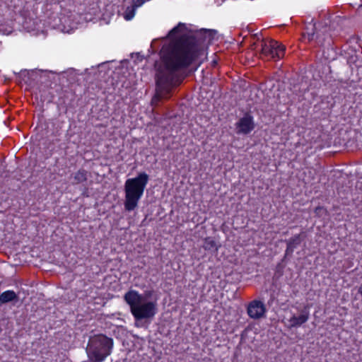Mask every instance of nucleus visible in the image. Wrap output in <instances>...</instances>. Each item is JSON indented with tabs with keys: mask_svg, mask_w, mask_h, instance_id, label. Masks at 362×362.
Masks as SVG:
<instances>
[{
	"mask_svg": "<svg viewBox=\"0 0 362 362\" xmlns=\"http://www.w3.org/2000/svg\"><path fill=\"white\" fill-rule=\"evenodd\" d=\"M161 64L156 76V103L169 96L173 87L179 83L181 73V23L169 33L168 42L160 51Z\"/></svg>",
	"mask_w": 362,
	"mask_h": 362,
	"instance_id": "1",
	"label": "nucleus"
},
{
	"mask_svg": "<svg viewBox=\"0 0 362 362\" xmlns=\"http://www.w3.org/2000/svg\"><path fill=\"white\" fill-rule=\"evenodd\" d=\"M216 30L196 29L182 23V78L195 71L203 62L206 43L210 42Z\"/></svg>",
	"mask_w": 362,
	"mask_h": 362,
	"instance_id": "2",
	"label": "nucleus"
},
{
	"mask_svg": "<svg viewBox=\"0 0 362 362\" xmlns=\"http://www.w3.org/2000/svg\"><path fill=\"white\" fill-rule=\"evenodd\" d=\"M124 300L130 308L136 327L149 324L158 311L156 300H148L146 295L137 291L129 290L124 296Z\"/></svg>",
	"mask_w": 362,
	"mask_h": 362,
	"instance_id": "3",
	"label": "nucleus"
},
{
	"mask_svg": "<svg viewBox=\"0 0 362 362\" xmlns=\"http://www.w3.org/2000/svg\"><path fill=\"white\" fill-rule=\"evenodd\" d=\"M148 181V176L141 173L136 177L127 179L124 183V209L127 211L134 210L144 194Z\"/></svg>",
	"mask_w": 362,
	"mask_h": 362,
	"instance_id": "4",
	"label": "nucleus"
},
{
	"mask_svg": "<svg viewBox=\"0 0 362 362\" xmlns=\"http://www.w3.org/2000/svg\"><path fill=\"white\" fill-rule=\"evenodd\" d=\"M88 354L93 362H102L110 356L113 348V340L100 334L90 338L88 343Z\"/></svg>",
	"mask_w": 362,
	"mask_h": 362,
	"instance_id": "5",
	"label": "nucleus"
},
{
	"mask_svg": "<svg viewBox=\"0 0 362 362\" xmlns=\"http://www.w3.org/2000/svg\"><path fill=\"white\" fill-rule=\"evenodd\" d=\"M284 52L285 47L274 40L261 42V54L267 59H281L284 57Z\"/></svg>",
	"mask_w": 362,
	"mask_h": 362,
	"instance_id": "6",
	"label": "nucleus"
},
{
	"mask_svg": "<svg viewBox=\"0 0 362 362\" xmlns=\"http://www.w3.org/2000/svg\"><path fill=\"white\" fill-rule=\"evenodd\" d=\"M253 117L248 112L240 118L235 124L236 133L238 134H248L255 129Z\"/></svg>",
	"mask_w": 362,
	"mask_h": 362,
	"instance_id": "7",
	"label": "nucleus"
},
{
	"mask_svg": "<svg viewBox=\"0 0 362 362\" xmlns=\"http://www.w3.org/2000/svg\"><path fill=\"white\" fill-rule=\"evenodd\" d=\"M267 311L264 304L258 300L251 301L247 308V313L249 317L254 320H258L265 315Z\"/></svg>",
	"mask_w": 362,
	"mask_h": 362,
	"instance_id": "8",
	"label": "nucleus"
},
{
	"mask_svg": "<svg viewBox=\"0 0 362 362\" xmlns=\"http://www.w3.org/2000/svg\"><path fill=\"white\" fill-rule=\"evenodd\" d=\"M310 317V312L308 307L300 310L298 315H293L288 320L289 327H298L305 323Z\"/></svg>",
	"mask_w": 362,
	"mask_h": 362,
	"instance_id": "9",
	"label": "nucleus"
},
{
	"mask_svg": "<svg viewBox=\"0 0 362 362\" xmlns=\"http://www.w3.org/2000/svg\"><path fill=\"white\" fill-rule=\"evenodd\" d=\"M315 25H312V28L310 29L308 27L306 28V33L303 34V37L308 38V41L313 40L315 39L318 40L319 44H322V40H320V34L319 32H315L316 30Z\"/></svg>",
	"mask_w": 362,
	"mask_h": 362,
	"instance_id": "10",
	"label": "nucleus"
},
{
	"mask_svg": "<svg viewBox=\"0 0 362 362\" xmlns=\"http://www.w3.org/2000/svg\"><path fill=\"white\" fill-rule=\"evenodd\" d=\"M17 298L16 293L13 291H6L0 295V303H6Z\"/></svg>",
	"mask_w": 362,
	"mask_h": 362,
	"instance_id": "11",
	"label": "nucleus"
},
{
	"mask_svg": "<svg viewBox=\"0 0 362 362\" xmlns=\"http://www.w3.org/2000/svg\"><path fill=\"white\" fill-rule=\"evenodd\" d=\"M203 247L204 250L211 252H216L218 250V246L216 241L211 238H207L204 240Z\"/></svg>",
	"mask_w": 362,
	"mask_h": 362,
	"instance_id": "12",
	"label": "nucleus"
},
{
	"mask_svg": "<svg viewBox=\"0 0 362 362\" xmlns=\"http://www.w3.org/2000/svg\"><path fill=\"white\" fill-rule=\"evenodd\" d=\"M86 172L84 170H80L74 174V179L75 184H78L86 180Z\"/></svg>",
	"mask_w": 362,
	"mask_h": 362,
	"instance_id": "13",
	"label": "nucleus"
},
{
	"mask_svg": "<svg viewBox=\"0 0 362 362\" xmlns=\"http://www.w3.org/2000/svg\"><path fill=\"white\" fill-rule=\"evenodd\" d=\"M286 242L287 245H289L290 246L296 249V247L298 246L301 243L300 235H295L290 239L286 240Z\"/></svg>",
	"mask_w": 362,
	"mask_h": 362,
	"instance_id": "14",
	"label": "nucleus"
},
{
	"mask_svg": "<svg viewBox=\"0 0 362 362\" xmlns=\"http://www.w3.org/2000/svg\"><path fill=\"white\" fill-rule=\"evenodd\" d=\"M135 15V9L134 8H128L124 14V18L127 21L132 20Z\"/></svg>",
	"mask_w": 362,
	"mask_h": 362,
	"instance_id": "15",
	"label": "nucleus"
},
{
	"mask_svg": "<svg viewBox=\"0 0 362 362\" xmlns=\"http://www.w3.org/2000/svg\"><path fill=\"white\" fill-rule=\"evenodd\" d=\"M327 210L323 206H317L315 209V214L318 217H322L325 215H327Z\"/></svg>",
	"mask_w": 362,
	"mask_h": 362,
	"instance_id": "16",
	"label": "nucleus"
},
{
	"mask_svg": "<svg viewBox=\"0 0 362 362\" xmlns=\"http://www.w3.org/2000/svg\"><path fill=\"white\" fill-rule=\"evenodd\" d=\"M294 250L295 249L293 247H292L289 245H287L286 250L285 251V255L291 256L293 254Z\"/></svg>",
	"mask_w": 362,
	"mask_h": 362,
	"instance_id": "17",
	"label": "nucleus"
},
{
	"mask_svg": "<svg viewBox=\"0 0 362 362\" xmlns=\"http://www.w3.org/2000/svg\"><path fill=\"white\" fill-rule=\"evenodd\" d=\"M133 1V4H134V7H139L141 6L144 2L146 0H132Z\"/></svg>",
	"mask_w": 362,
	"mask_h": 362,
	"instance_id": "18",
	"label": "nucleus"
}]
</instances>
